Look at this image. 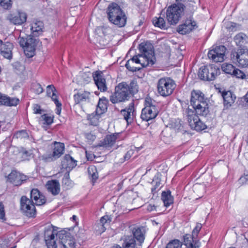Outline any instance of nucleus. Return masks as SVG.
<instances>
[{"label": "nucleus", "mask_w": 248, "mask_h": 248, "mask_svg": "<svg viewBox=\"0 0 248 248\" xmlns=\"http://www.w3.org/2000/svg\"><path fill=\"white\" fill-rule=\"evenodd\" d=\"M138 88L133 81L129 84L125 82L120 83L115 87L114 93L110 96V100L113 104L127 101L138 92Z\"/></svg>", "instance_id": "obj_1"}, {"label": "nucleus", "mask_w": 248, "mask_h": 248, "mask_svg": "<svg viewBox=\"0 0 248 248\" xmlns=\"http://www.w3.org/2000/svg\"><path fill=\"white\" fill-rule=\"evenodd\" d=\"M108 17L109 21L119 27H123L126 23V16L120 7L113 3L108 7Z\"/></svg>", "instance_id": "obj_2"}, {"label": "nucleus", "mask_w": 248, "mask_h": 248, "mask_svg": "<svg viewBox=\"0 0 248 248\" xmlns=\"http://www.w3.org/2000/svg\"><path fill=\"white\" fill-rule=\"evenodd\" d=\"M185 6L183 4H173L169 6L166 10V18L170 25H176L184 14Z\"/></svg>", "instance_id": "obj_3"}, {"label": "nucleus", "mask_w": 248, "mask_h": 248, "mask_svg": "<svg viewBox=\"0 0 248 248\" xmlns=\"http://www.w3.org/2000/svg\"><path fill=\"white\" fill-rule=\"evenodd\" d=\"M144 105L145 107L141 111V119L146 122L155 119L159 112L155 101L150 97H147L145 100Z\"/></svg>", "instance_id": "obj_4"}, {"label": "nucleus", "mask_w": 248, "mask_h": 248, "mask_svg": "<svg viewBox=\"0 0 248 248\" xmlns=\"http://www.w3.org/2000/svg\"><path fill=\"white\" fill-rule=\"evenodd\" d=\"M175 87V81L169 77L162 78L158 79L157 83V93L163 97L171 95Z\"/></svg>", "instance_id": "obj_5"}, {"label": "nucleus", "mask_w": 248, "mask_h": 248, "mask_svg": "<svg viewBox=\"0 0 248 248\" xmlns=\"http://www.w3.org/2000/svg\"><path fill=\"white\" fill-rule=\"evenodd\" d=\"M231 60L238 66L242 68L248 67V49L243 46L232 50L231 54Z\"/></svg>", "instance_id": "obj_6"}, {"label": "nucleus", "mask_w": 248, "mask_h": 248, "mask_svg": "<svg viewBox=\"0 0 248 248\" xmlns=\"http://www.w3.org/2000/svg\"><path fill=\"white\" fill-rule=\"evenodd\" d=\"M19 45L24 49L25 55L29 58L32 57L35 53L37 46V40L31 35L21 36L18 39Z\"/></svg>", "instance_id": "obj_7"}, {"label": "nucleus", "mask_w": 248, "mask_h": 248, "mask_svg": "<svg viewBox=\"0 0 248 248\" xmlns=\"http://www.w3.org/2000/svg\"><path fill=\"white\" fill-rule=\"evenodd\" d=\"M220 74V69L214 64H209L202 66L199 70V78L205 81L214 80L216 77Z\"/></svg>", "instance_id": "obj_8"}, {"label": "nucleus", "mask_w": 248, "mask_h": 248, "mask_svg": "<svg viewBox=\"0 0 248 248\" xmlns=\"http://www.w3.org/2000/svg\"><path fill=\"white\" fill-rule=\"evenodd\" d=\"M185 113L187 122L191 129L196 131H202L207 128V125L203 123L196 115L193 109L189 108L186 109Z\"/></svg>", "instance_id": "obj_9"}, {"label": "nucleus", "mask_w": 248, "mask_h": 248, "mask_svg": "<svg viewBox=\"0 0 248 248\" xmlns=\"http://www.w3.org/2000/svg\"><path fill=\"white\" fill-rule=\"evenodd\" d=\"M202 225L198 223L192 231V234H186L183 236L184 242L185 245L190 246L191 248H199L201 246V242L197 239L199 233L201 230Z\"/></svg>", "instance_id": "obj_10"}, {"label": "nucleus", "mask_w": 248, "mask_h": 248, "mask_svg": "<svg viewBox=\"0 0 248 248\" xmlns=\"http://www.w3.org/2000/svg\"><path fill=\"white\" fill-rule=\"evenodd\" d=\"M20 209L24 214L29 217H34L36 211L33 202L23 196L20 199Z\"/></svg>", "instance_id": "obj_11"}, {"label": "nucleus", "mask_w": 248, "mask_h": 248, "mask_svg": "<svg viewBox=\"0 0 248 248\" xmlns=\"http://www.w3.org/2000/svg\"><path fill=\"white\" fill-rule=\"evenodd\" d=\"M139 49L140 52V54L146 60L155 61L154 46L151 43L146 42L140 43L139 46Z\"/></svg>", "instance_id": "obj_12"}, {"label": "nucleus", "mask_w": 248, "mask_h": 248, "mask_svg": "<svg viewBox=\"0 0 248 248\" xmlns=\"http://www.w3.org/2000/svg\"><path fill=\"white\" fill-rule=\"evenodd\" d=\"M226 50V48L224 46H217L209 51L208 57L215 62H222L224 60Z\"/></svg>", "instance_id": "obj_13"}, {"label": "nucleus", "mask_w": 248, "mask_h": 248, "mask_svg": "<svg viewBox=\"0 0 248 248\" xmlns=\"http://www.w3.org/2000/svg\"><path fill=\"white\" fill-rule=\"evenodd\" d=\"M64 149V144L61 142H55L53 152L44 157V159L47 162L54 161L59 158L63 154Z\"/></svg>", "instance_id": "obj_14"}, {"label": "nucleus", "mask_w": 248, "mask_h": 248, "mask_svg": "<svg viewBox=\"0 0 248 248\" xmlns=\"http://www.w3.org/2000/svg\"><path fill=\"white\" fill-rule=\"evenodd\" d=\"M27 18L26 13L22 11H18L16 13L10 14L7 16V19L9 22L14 25H22L24 23Z\"/></svg>", "instance_id": "obj_15"}, {"label": "nucleus", "mask_w": 248, "mask_h": 248, "mask_svg": "<svg viewBox=\"0 0 248 248\" xmlns=\"http://www.w3.org/2000/svg\"><path fill=\"white\" fill-rule=\"evenodd\" d=\"M92 76L98 89L102 92H106L107 90V87L106 79L103 73L100 71H97L93 74Z\"/></svg>", "instance_id": "obj_16"}, {"label": "nucleus", "mask_w": 248, "mask_h": 248, "mask_svg": "<svg viewBox=\"0 0 248 248\" xmlns=\"http://www.w3.org/2000/svg\"><path fill=\"white\" fill-rule=\"evenodd\" d=\"M6 178L7 181L18 186L21 185L22 182L26 180L27 176L19 171H11Z\"/></svg>", "instance_id": "obj_17"}, {"label": "nucleus", "mask_w": 248, "mask_h": 248, "mask_svg": "<svg viewBox=\"0 0 248 248\" xmlns=\"http://www.w3.org/2000/svg\"><path fill=\"white\" fill-rule=\"evenodd\" d=\"M121 114L124 116V119L128 124L131 123L136 116V110L134 108V103L131 102L127 107L121 110Z\"/></svg>", "instance_id": "obj_18"}, {"label": "nucleus", "mask_w": 248, "mask_h": 248, "mask_svg": "<svg viewBox=\"0 0 248 248\" xmlns=\"http://www.w3.org/2000/svg\"><path fill=\"white\" fill-rule=\"evenodd\" d=\"M196 26V22L190 17L184 23L178 26L177 31L180 34H186L192 31Z\"/></svg>", "instance_id": "obj_19"}, {"label": "nucleus", "mask_w": 248, "mask_h": 248, "mask_svg": "<svg viewBox=\"0 0 248 248\" xmlns=\"http://www.w3.org/2000/svg\"><path fill=\"white\" fill-rule=\"evenodd\" d=\"M13 44L7 42L4 43L0 39V54L4 58L7 59H11L12 58Z\"/></svg>", "instance_id": "obj_20"}, {"label": "nucleus", "mask_w": 248, "mask_h": 248, "mask_svg": "<svg viewBox=\"0 0 248 248\" xmlns=\"http://www.w3.org/2000/svg\"><path fill=\"white\" fill-rule=\"evenodd\" d=\"M207 102L204 94L200 91L193 90L191 93L190 104L192 107Z\"/></svg>", "instance_id": "obj_21"}, {"label": "nucleus", "mask_w": 248, "mask_h": 248, "mask_svg": "<svg viewBox=\"0 0 248 248\" xmlns=\"http://www.w3.org/2000/svg\"><path fill=\"white\" fill-rule=\"evenodd\" d=\"M221 96L223 98L224 106L226 108L231 107L234 104L236 98L235 95L230 91H223Z\"/></svg>", "instance_id": "obj_22"}, {"label": "nucleus", "mask_w": 248, "mask_h": 248, "mask_svg": "<svg viewBox=\"0 0 248 248\" xmlns=\"http://www.w3.org/2000/svg\"><path fill=\"white\" fill-rule=\"evenodd\" d=\"M31 201H34V204L36 205H42L46 202V199L43 195L41 194L38 189H32L31 191Z\"/></svg>", "instance_id": "obj_23"}, {"label": "nucleus", "mask_w": 248, "mask_h": 248, "mask_svg": "<svg viewBox=\"0 0 248 248\" xmlns=\"http://www.w3.org/2000/svg\"><path fill=\"white\" fill-rule=\"evenodd\" d=\"M90 94L89 92L79 90L74 95V100L76 104L83 102H89L90 101Z\"/></svg>", "instance_id": "obj_24"}, {"label": "nucleus", "mask_w": 248, "mask_h": 248, "mask_svg": "<svg viewBox=\"0 0 248 248\" xmlns=\"http://www.w3.org/2000/svg\"><path fill=\"white\" fill-rule=\"evenodd\" d=\"M19 103V99L16 97H10L0 93V105L16 106Z\"/></svg>", "instance_id": "obj_25"}, {"label": "nucleus", "mask_w": 248, "mask_h": 248, "mask_svg": "<svg viewBox=\"0 0 248 248\" xmlns=\"http://www.w3.org/2000/svg\"><path fill=\"white\" fill-rule=\"evenodd\" d=\"M47 191L53 196L57 195L60 192V185L57 180L48 181L46 185Z\"/></svg>", "instance_id": "obj_26"}, {"label": "nucleus", "mask_w": 248, "mask_h": 248, "mask_svg": "<svg viewBox=\"0 0 248 248\" xmlns=\"http://www.w3.org/2000/svg\"><path fill=\"white\" fill-rule=\"evenodd\" d=\"M77 166V161L74 160L70 155H66L62 161V169L71 170Z\"/></svg>", "instance_id": "obj_27"}, {"label": "nucleus", "mask_w": 248, "mask_h": 248, "mask_svg": "<svg viewBox=\"0 0 248 248\" xmlns=\"http://www.w3.org/2000/svg\"><path fill=\"white\" fill-rule=\"evenodd\" d=\"M130 60L134 62V64H140V67H141V68L149 65H153L155 62V61L152 60L148 61L141 55L139 54L138 55L134 56Z\"/></svg>", "instance_id": "obj_28"}, {"label": "nucleus", "mask_w": 248, "mask_h": 248, "mask_svg": "<svg viewBox=\"0 0 248 248\" xmlns=\"http://www.w3.org/2000/svg\"><path fill=\"white\" fill-rule=\"evenodd\" d=\"M195 114L197 116H206L209 113L208 104L207 102L202 103L193 107Z\"/></svg>", "instance_id": "obj_29"}, {"label": "nucleus", "mask_w": 248, "mask_h": 248, "mask_svg": "<svg viewBox=\"0 0 248 248\" xmlns=\"http://www.w3.org/2000/svg\"><path fill=\"white\" fill-rule=\"evenodd\" d=\"M118 136V133L107 135L102 140L100 141L99 146L106 148L111 147L115 143Z\"/></svg>", "instance_id": "obj_30"}, {"label": "nucleus", "mask_w": 248, "mask_h": 248, "mask_svg": "<svg viewBox=\"0 0 248 248\" xmlns=\"http://www.w3.org/2000/svg\"><path fill=\"white\" fill-rule=\"evenodd\" d=\"M108 100L106 97L100 98L96 107L95 113L97 117L105 113L107 109Z\"/></svg>", "instance_id": "obj_31"}, {"label": "nucleus", "mask_w": 248, "mask_h": 248, "mask_svg": "<svg viewBox=\"0 0 248 248\" xmlns=\"http://www.w3.org/2000/svg\"><path fill=\"white\" fill-rule=\"evenodd\" d=\"M161 173L159 172H158L153 179L152 182L153 187L151 189L153 195L157 193L162 186V185L161 183Z\"/></svg>", "instance_id": "obj_32"}, {"label": "nucleus", "mask_w": 248, "mask_h": 248, "mask_svg": "<svg viewBox=\"0 0 248 248\" xmlns=\"http://www.w3.org/2000/svg\"><path fill=\"white\" fill-rule=\"evenodd\" d=\"M136 241L131 236H126L124 238L122 244V247L119 245L114 246L111 248H135Z\"/></svg>", "instance_id": "obj_33"}, {"label": "nucleus", "mask_w": 248, "mask_h": 248, "mask_svg": "<svg viewBox=\"0 0 248 248\" xmlns=\"http://www.w3.org/2000/svg\"><path fill=\"white\" fill-rule=\"evenodd\" d=\"M133 234L134 236L133 238L134 240L136 239L139 242V245L141 246L145 239L143 229L142 228H134L133 230ZM131 237L132 238V237Z\"/></svg>", "instance_id": "obj_34"}, {"label": "nucleus", "mask_w": 248, "mask_h": 248, "mask_svg": "<svg viewBox=\"0 0 248 248\" xmlns=\"http://www.w3.org/2000/svg\"><path fill=\"white\" fill-rule=\"evenodd\" d=\"M44 23L40 20L34 21L31 25V31L33 34L38 36L43 32Z\"/></svg>", "instance_id": "obj_35"}, {"label": "nucleus", "mask_w": 248, "mask_h": 248, "mask_svg": "<svg viewBox=\"0 0 248 248\" xmlns=\"http://www.w3.org/2000/svg\"><path fill=\"white\" fill-rule=\"evenodd\" d=\"M56 229L58 228L53 226L52 225H49L45 227L44 230V238L45 239H48L55 236L56 234Z\"/></svg>", "instance_id": "obj_36"}, {"label": "nucleus", "mask_w": 248, "mask_h": 248, "mask_svg": "<svg viewBox=\"0 0 248 248\" xmlns=\"http://www.w3.org/2000/svg\"><path fill=\"white\" fill-rule=\"evenodd\" d=\"M161 200L166 207L169 206L173 202V198L171 195L170 190L163 191L161 194Z\"/></svg>", "instance_id": "obj_37"}, {"label": "nucleus", "mask_w": 248, "mask_h": 248, "mask_svg": "<svg viewBox=\"0 0 248 248\" xmlns=\"http://www.w3.org/2000/svg\"><path fill=\"white\" fill-rule=\"evenodd\" d=\"M153 24L155 26L158 27L161 29H166L168 27L164 18L162 17H155L153 19Z\"/></svg>", "instance_id": "obj_38"}, {"label": "nucleus", "mask_w": 248, "mask_h": 248, "mask_svg": "<svg viewBox=\"0 0 248 248\" xmlns=\"http://www.w3.org/2000/svg\"><path fill=\"white\" fill-rule=\"evenodd\" d=\"M70 236V233L66 232L64 230H62L60 231H58L56 230V234H55V237L59 239V242L61 244L62 243V242L64 240H66L68 237Z\"/></svg>", "instance_id": "obj_39"}, {"label": "nucleus", "mask_w": 248, "mask_h": 248, "mask_svg": "<svg viewBox=\"0 0 248 248\" xmlns=\"http://www.w3.org/2000/svg\"><path fill=\"white\" fill-rule=\"evenodd\" d=\"M246 35L243 33H240L234 37V41L237 46H239L238 48L242 47L241 46L246 41Z\"/></svg>", "instance_id": "obj_40"}, {"label": "nucleus", "mask_w": 248, "mask_h": 248, "mask_svg": "<svg viewBox=\"0 0 248 248\" xmlns=\"http://www.w3.org/2000/svg\"><path fill=\"white\" fill-rule=\"evenodd\" d=\"M112 218L110 216L108 215H105L102 217L100 220V224L101 226V229L100 231L104 232L106 230V228L104 225L106 224H109L111 221Z\"/></svg>", "instance_id": "obj_41"}, {"label": "nucleus", "mask_w": 248, "mask_h": 248, "mask_svg": "<svg viewBox=\"0 0 248 248\" xmlns=\"http://www.w3.org/2000/svg\"><path fill=\"white\" fill-rule=\"evenodd\" d=\"M75 240L69 236L68 238L62 242V245L63 248H75Z\"/></svg>", "instance_id": "obj_42"}, {"label": "nucleus", "mask_w": 248, "mask_h": 248, "mask_svg": "<svg viewBox=\"0 0 248 248\" xmlns=\"http://www.w3.org/2000/svg\"><path fill=\"white\" fill-rule=\"evenodd\" d=\"M135 65V64L134 63V62L129 60L126 62L125 66L129 71L132 72L138 71L141 69V67L136 66Z\"/></svg>", "instance_id": "obj_43"}, {"label": "nucleus", "mask_w": 248, "mask_h": 248, "mask_svg": "<svg viewBox=\"0 0 248 248\" xmlns=\"http://www.w3.org/2000/svg\"><path fill=\"white\" fill-rule=\"evenodd\" d=\"M69 171H67L65 174L64 178H62V183L66 186V189H68L73 186V183L69 179Z\"/></svg>", "instance_id": "obj_44"}, {"label": "nucleus", "mask_w": 248, "mask_h": 248, "mask_svg": "<svg viewBox=\"0 0 248 248\" xmlns=\"http://www.w3.org/2000/svg\"><path fill=\"white\" fill-rule=\"evenodd\" d=\"M45 242L47 248H57L55 236L51 239H45Z\"/></svg>", "instance_id": "obj_45"}, {"label": "nucleus", "mask_w": 248, "mask_h": 248, "mask_svg": "<svg viewBox=\"0 0 248 248\" xmlns=\"http://www.w3.org/2000/svg\"><path fill=\"white\" fill-rule=\"evenodd\" d=\"M236 68L233 66L232 64H226L222 67L223 70L227 74L232 75L233 70Z\"/></svg>", "instance_id": "obj_46"}, {"label": "nucleus", "mask_w": 248, "mask_h": 248, "mask_svg": "<svg viewBox=\"0 0 248 248\" xmlns=\"http://www.w3.org/2000/svg\"><path fill=\"white\" fill-rule=\"evenodd\" d=\"M41 119L44 121V124L47 125H50L53 122V118L46 114L42 115Z\"/></svg>", "instance_id": "obj_47"}, {"label": "nucleus", "mask_w": 248, "mask_h": 248, "mask_svg": "<svg viewBox=\"0 0 248 248\" xmlns=\"http://www.w3.org/2000/svg\"><path fill=\"white\" fill-rule=\"evenodd\" d=\"M0 5L5 9H8L12 6L11 0H0Z\"/></svg>", "instance_id": "obj_48"}, {"label": "nucleus", "mask_w": 248, "mask_h": 248, "mask_svg": "<svg viewBox=\"0 0 248 248\" xmlns=\"http://www.w3.org/2000/svg\"><path fill=\"white\" fill-rule=\"evenodd\" d=\"M89 176L91 178L92 183L93 185L96 182V180L98 178V171H88Z\"/></svg>", "instance_id": "obj_49"}, {"label": "nucleus", "mask_w": 248, "mask_h": 248, "mask_svg": "<svg viewBox=\"0 0 248 248\" xmlns=\"http://www.w3.org/2000/svg\"><path fill=\"white\" fill-rule=\"evenodd\" d=\"M179 240L175 239L170 242L166 246V248H179Z\"/></svg>", "instance_id": "obj_50"}, {"label": "nucleus", "mask_w": 248, "mask_h": 248, "mask_svg": "<svg viewBox=\"0 0 248 248\" xmlns=\"http://www.w3.org/2000/svg\"><path fill=\"white\" fill-rule=\"evenodd\" d=\"M232 75L235 76L237 78L242 79L245 78L246 77V75L241 70L236 68L233 70V73Z\"/></svg>", "instance_id": "obj_51"}, {"label": "nucleus", "mask_w": 248, "mask_h": 248, "mask_svg": "<svg viewBox=\"0 0 248 248\" xmlns=\"http://www.w3.org/2000/svg\"><path fill=\"white\" fill-rule=\"evenodd\" d=\"M0 219L2 220L3 222L6 220L4 206L2 202H0Z\"/></svg>", "instance_id": "obj_52"}, {"label": "nucleus", "mask_w": 248, "mask_h": 248, "mask_svg": "<svg viewBox=\"0 0 248 248\" xmlns=\"http://www.w3.org/2000/svg\"><path fill=\"white\" fill-rule=\"evenodd\" d=\"M31 155V154L30 152L23 150L19 153L18 155L22 157V160H25L28 159V157L30 156Z\"/></svg>", "instance_id": "obj_53"}, {"label": "nucleus", "mask_w": 248, "mask_h": 248, "mask_svg": "<svg viewBox=\"0 0 248 248\" xmlns=\"http://www.w3.org/2000/svg\"><path fill=\"white\" fill-rule=\"evenodd\" d=\"M56 92V90L53 85H50L47 86L46 94L48 96L50 97L52 94H54Z\"/></svg>", "instance_id": "obj_54"}, {"label": "nucleus", "mask_w": 248, "mask_h": 248, "mask_svg": "<svg viewBox=\"0 0 248 248\" xmlns=\"http://www.w3.org/2000/svg\"><path fill=\"white\" fill-rule=\"evenodd\" d=\"M33 89L34 92L37 94H39L41 93H43V92L44 91L43 88L42 87L41 85L40 84H39V83H37V84H34L33 86Z\"/></svg>", "instance_id": "obj_55"}, {"label": "nucleus", "mask_w": 248, "mask_h": 248, "mask_svg": "<svg viewBox=\"0 0 248 248\" xmlns=\"http://www.w3.org/2000/svg\"><path fill=\"white\" fill-rule=\"evenodd\" d=\"M173 128L177 131L182 130L183 126L180 121H176V122L173 125Z\"/></svg>", "instance_id": "obj_56"}, {"label": "nucleus", "mask_w": 248, "mask_h": 248, "mask_svg": "<svg viewBox=\"0 0 248 248\" xmlns=\"http://www.w3.org/2000/svg\"><path fill=\"white\" fill-rule=\"evenodd\" d=\"M33 111L35 114H41L42 110L41 109V107L38 104H34L33 105Z\"/></svg>", "instance_id": "obj_57"}, {"label": "nucleus", "mask_w": 248, "mask_h": 248, "mask_svg": "<svg viewBox=\"0 0 248 248\" xmlns=\"http://www.w3.org/2000/svg\"><path fill=\"white\" fill-rule=\"evenodd\" d=\"M133 154L134 152L132 150L127 151L124 157V160L125 161L129 159L131 156L133 155Z\"/></svg>", "instance_id": "obj_58"}, {"label": "nucleus", "mask_w": 248, "mask_h": 248, "mask_svg": "<svg viewBox=\"0 0 248 248\" xmlns=\"http://www.w3.org/2000/svg\"><path fill=\"white\" fill-rule=\"evenodd\" d=\"M17 136L18 137H21V138H26L27 137H28V133L25 130H22L16 134Z\"/></svg>", "instance_id": "obj_59"}, {"label": "nucleus", "mask_w": 248, "mask_h": 248, "mask_svg": "<svg viewBox=\"0 0 248 248\" xmlns=\"http://www.w3.org/2000/svg\"><path fill=\"white\" fill-rule=\"evenodd\" d=\"M56 102L57 103V104L56 105L57 107L56 109V113L57 114L60 115L62 109V104L60 102Z\"/></svg>", "instance_id": "obj_60"}, {"label": "nucleus", "mask_w": 248, "mask_h": 248, "mask_svg": "<svg viewBox=\"0 0 248 248\" xmlns=\"http://www.w3.org/2000/svg\"><path fill=\"white\" fill-rule=\"evenodd\" d=\"M238 181H239V183L242 185L245 184L247 181V179H246V177L244 175L242 176L239 179Z\"/></svg>", "instance_id": "obj_61"}, {"label": "nucleus", "mask_w": 248, "mask_h": 248, "mask_svg": "<svg viewBox=\"0 0 248 248\" xmlns=\"http://www.w3.org/2000/svg\"><path fill=\"white\" fill-rule=\"evenodd\" d=\"M179 248H191L190 246L185 245V243L183 241V243L179 240Z\"/></svg>", "instance_id": "obj_62"}, {"label": "nucleus", "mask_w": 248, "mask_h": 248, "mask_svg": "<svg viewBox=\"0 0 248 248\" xmlns=\"http://www.w3.org/2000/svg\"><path fill=\"white\" fill-rule=\"evenodd\" d=\"M51 98L52 99V100L54 101V102L55 103V105L57 104V103L56 101L57 102H59V100H58V99L57 98V95H56V93H55L54 94H52V95H51Z\"/></svg>", "instance_id": "obj_63"}, {"label": "nucleus", "mask_w": 248, "mask_h": 248, "mask_svg": "<svg viewBox=\"0 0 248 248\" xmlns=\"http://www.w3.org/2000/svg\"><path fill=\"white\" fill-rule=\"evenodd\" d=\"M87 170H96V168L93 165H91L88 168Z\"/></svg>", "instance_id": "obj_64"}]
</instances>
